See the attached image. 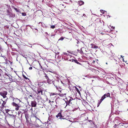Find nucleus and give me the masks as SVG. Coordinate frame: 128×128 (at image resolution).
<instances>
[{"label":"nucleus","mask_w":128,"mask_h":128,"mask_svg":"<svg viewBox=\"0 0 128 128\" xmlns=\"http://www.w3.org/2000/svg\"><path fill=\"white\" fill-rule=\"evenodd\" d=\"M64 39V38L63 37H62L60 39L58 40H62Z\"/></svg>","instance_id":"obj_16"},{"label":"nucleus","mask_w":128,"mask_h":128,"mask_svg":"<svg viewBox=\"0 0 128 128\" xmlns=\"http://www.w3.org/2000/svg\"><path fill=\"white\" fill-rule=\"evenodd\" d=\"M78 42H79V41H78L77 42V44H78Z\"/></svg>","instance_id":"obj_32"},{"label":"nucleus","mask_w":128,"mask_h":128,"mask_svg":"<svg viewBox=\"0 0 128 128\" xmlns=\"http://www.w3.org/2000/svg\"><path fill=\"white\" fill-rule=\"evenodd\" d=\"M81 50V52H82V50Z\"/></svg>","instance_id":"obj_40"},{"label":"nucleus","mask_w":128,"mask_h":128,"mask_svg":"<svg viewBox=\"0 0 128 128\" xmlns=\"http://www.w3.org/2000/svg\"><path fill=\"white\" fill-rule=\"evenodd\" d=\"M45 74V76L44 77L46 78L47 79H48L49 78L47 76V75L45 73L44 74Z\"/></svg>","instance_id":"obj_12"},{"label":"nucleus","mask_w":128,"mask_h":128,"mask_svg":"<svg viewBox=\"0 0 128 128\" xmlns=\"http://www.w3.org/2000/svg\"><path fill=\"white\" fill-rule=\"evenodd\" d=\"M5 104V103L4 102V105Z\"/></svg>","instance_id":"obj_33"},{"label":"nucleus","mask_w":128,"mask_h":128,"mask_svg":"<svg viewBox=\"0 0 128 128\" xmlns=\"http://www.w3.org/2000/svg\"><path fill=\"white\" fill-rule=\"evenodd\" d=\"M64 55H66L67 56H68V55H69V54H67V53H66V52H64Z\"/></svg>","instance_id":"obj_22"},{"label":"nucleus","mask_w":128,"mask_h":128,"mask_svg":"<svg viewBox=\"0 0 128 128\" xmlns=\"http://www.w3.org/2000/svg\"><path fill=\"white\" fill-rule=\"evenodd\" d=\"M35 116V117L36 118V116Z\"/></svg>","instance_id":"obj_38"},{"label":"nucleus","mask_w":128,"mask_h":128,"mask_svg":"<svg viewBox=\"0 0 128 128\" xmlns=\"http://www.w3.org/2000/svg\"><path fill=\"white\" fill-rule=\"evenodd\" d=\"M99 106V105H98V106Z\"/></svg>","instance_id":"obj_45"},{"label":"nucleus","mask_w":128,"mask_h":128,"mask_svg":"<svg viewBox=\"0 0 128 128\" xmlns=\"http://www.w3.org/2000/svg\"><path fill=\"white\" fill-rule=\"evenodd\" d=\"M23 77L26 79H27V78L25 76L23 75Z\"/></svg>","instance_id":"obj_24"},{"label":"nucleus","mask_w":128,"mask_h":128,"mask_svg":"<svg viewBox=\"0 0 128 128\" xmlns=\"http://www.w3.org/2000/svg\"><path fill=\"white\" fill-rule=\"evenodd\" d=\"M105 94L100 99V101L98 103L99 104H100L102 102V101L106 98Z\"/></svg>","instance_id":"obj_5"},{"label":"nucleus","mask_w":128,"mask_h":128,"mask_svg":"<svg viewBox=\"0 0 128 128\" xmlns=\"http://www.w3.org/2000/svg\"><path fill=\"white\" fill-rule=\"evenodd\" d=\"M22 15L23 16H25L26 15V14L25 13L23 12L22 13Z\"/></svg>","instance_id":"obj_18"},{"label":"nucleus","mask_w":128,"mask_h":128,"mask_svg":"<svg viewBox=\"0 0 128 128\" xmlns=\"http://www.w3.org/2000/svg\"><path fill=\"white\" fill-rule=\"evenodd\" d=\"M106 64H108V63H107V62H106Z\"/></svg>","instance_id":"obj_37"},{"label":"nucleus","mask_w":128,"mask_h":128,"mask_svg":"<svg viewBox=\"0 0 128 128\" xmlns=\"http://www.w3.org/2000/svg\"><path fill=\"white\" fill-rule=\"evenodd\" d=\"M69 60L70 61H71L72 62H74V60L73 59H72L71 60Z\"/></svg>","instance_id":"obj_19"},{"label":"nucleus","mask_w":128,"mask_h":128,"mask_svg":"<svg viewBox=\"0 0 128 128\" xmlns=\"http://www.w3.org/2000/svg\"><path fill=\"white\" fill-rule=\"evenodd\" d=\"M54 85L56 87H57V86H56L55 84H54Z\"/></svg>","instance_id":"obj_35"},{"label":"nucleus","mask_w":128,"mask_h":128,"mask_svg":"<svg viewBox=\"0 0 128 128\" xmlns=\"http://www.w3.org/2000/svg\"><path fill=\"white\" fill-rule=\"evenodd\" d=\"M56 117L57 118H58V117H60V118H60L61 120L62 119H65L66 120H67V121H70V120H68L66 119V118H60V117H62V115H61V113H59L56 116Z\"/></svg>","instance_id":"obj_3"},{"label":"nucleus","mask_w":128,"mask_h":128,"mask_svg":"<svg viewBox=\"0 0 128 128\" xmlns=\"http://www.w3.org/2000/svg\"><path fill=\"white\" fill-rule=\"evenodd\" d=\"M36 30H37V29H36Z\"/></svg>","instance_id":"obj_41"},{"label":"nucleus","mask_w":128,"mask_h":128,"mask_svg":"<svg viewBox=\"0 0 128 128\" xmlns=\"http://www.w3.org/2000/svg\"><path fill=\"white\" fill-rule=\"evenodd\" d=\"M47 82L48 84H51L52 83V81L51 80L49 79V78L48 79H47Z\"/></svg>","instance_id":"obj_8"},{"label":"nucleus","mask_w":128,"mask_h":128,"mask_svg":"<svg viewBox=\"0 0 128 128\" xmlns=\"http://www.w3.org/2000/svg\"><path fill=\"white\" fill-rule=\"evenodd\" d=\"M83 16H85L86 15H85V14H83Z\"/></svg>","instance_id":"obj_28"},{"label":"nucleus","mask_w":128,"mask_h":128,"mask_svg":"<svg viewBox=\"0 0 128 128\" xmlns=\"http://www.w3.org/2000/svg\"><path fill=\"white\" fill-rule=\"evenodd\" d=\"M60 96H63V94H61L60 95Z\"/></svg>","instance_id":"obj_30"},{"label":"nucleus","mask_w":128,"mask_h":128,"mask_svg":"<svg viewBox=\"0 0 128 128\" xmlns=\"http://www.w3.org/2000/svg\"><path fill=\"white\" fill-rule=\"evenodd\" d=\"M9 79H10V81H11L12 82V81H13L12 79V78H9Z\"/></svg>","instance_id":"obj_21"},{"label":"nucleus","mask_w":128,"mask_h":128,"mask_svg":"<svg viewBox=\"0 0 128 128\" xmlns=\"http://www.w3.org/2000/svg\"><path fill=\"white\" fill-rule=\"evenodd\" d=\"M30 96H31V95Z\"/></svg>","instance_id":"obj_43"},{"label":"nucleus","mask_w":128,"mask_h":128,"mask_svg":"<svg viewBox=\"0 0 128 128\" xmlns=\"http://www.w3.org/2000/svg\"><path fill=\"white\" fill-rule=\"evenodd\" d=\"M94 48H98V47L97 46H94Z\"/></svg>","instance_id":"obj_23"},{"label":"nucleus","mask_w":128,"mask_h":128,"mask_svg":"<svg viewBox=\"0 0 128 128\" xmlns=\"http://www.w3.org/2000/svg\"><path fill=\"white\" fill-rule=\"evenodd\" d=\"M31 105L32 107H36V102L35 101H32Z\"/></svg>","instance_id":"obj_4"},{"label":"nucleus","mask_w":128,"mask_h":128,"mask_svg":"<svg viewBox=\"0 0 128 128\" xmlns=\"http://www.w3.org/2000/svg\"><path fill=\"white\" fill-rule=\"evenodd\" d=\"M55 26L54 25H52L50 27L51 28L53 29L54 28H55Z\"/></svg>","instance_id":"obj_17"},{"label":"nucleus","mask_w":128,"mask_h":128,"mask_svg":"<svg viewBox=\"0 0 128 128\" xmlns=\"http://www.w3.org/2000/svg\"><path fill=\"white\" fill-rule=\"evenodd\" d=\"M78 3L79 4V5L80 6L83 4H84V2L82 1H79Z\"/></svg>","instance_id":"obj_6"},{"label":"nucleus","mask_w":128,"mask_h":128,"mask_svg":"<svg viewBox=\"0 0 128 128\" xmlns=\"http://www.w3.org/2000/svg\"><path fill=\"white\" fill-rule=\"evenodd\" d=\"M4 102L3 101V102L2 103L1 105L0 106L2 108H4Z\"/></svg>","instance_id":"obj_11"},{"label":"nucleus","mask_w":128,"mask_h":128,"mask_svg":"<svg viewBox=\"0 0 128 128\" xmlns=\"http://www.w3.org/2000/svg\"><path fill=\"white\" fill-rule=\"evenodd\" d=\"M105 94L106 97H110V94L109 93H108L106 94Z\"/></svg>","instance_id":"obj_10"},{"label":"nucleus","mask_w":128,"mask_h":128,"mask_svg":"<svg viewBox=\"0 0 128 128\" xmlns=\"http://www.w3.org/2000/svg\"><path fill=\"white\" fill-rule=\"evenodd\" d=\"M45 34H48V33H47V32H45Z\"/></svg>","instance_id":"obj_31"},{"label":"nucleus","mask_w":128,"mask_h":128,"mask_svg":"<svg viewBox=\"0 0 128 128\" xmlns=\"http://www.w3.org/2000/svg\"><path fill=\"white\" fill-rule=\"evenodd\" d=\"M52 102L50 101V102Z\"/></svg>","instance_id":"obj_36"},{"label":"nucleus","mask_w":128,"mask_h":128,"mask_svg":"<svg viewBox=\"0 0 128 128\" xmlns=\"http://www.w3.org/2000/svg\"><path fill=\"white\" fill-rule=\"evenodd\" d=\"M100 11L102 13L103 12V10H100Z\"/></svg>","instance_id":"obj_27"},{"label":"nucleus","mask_w":128,"mask_h":128,"mask_svg":"<svg viewBox=\"0 0 128 128\" xmlns=\"http://www.w3.org/2000/svg\"><path fill=\"white\" fill-rule=\"evenodd\" d=\"M77 64H79L80 63L77 60H74V61Z\"/></svg>","instance_id":"obj_14"},{"label":"nucleus","mask_w":128,"mask_h":128,"mask_svg":"<svg viewBox=\"0 0 128 128\" xmlns=\"http://www.w3.org/2000/svg\"><path fill=\"white\" fill-rule=\"evenodd\" d=\"M3 101L2 100L0 101V106L1 105L2 103L3 102Z\"/></svg>","instance_id":"obj_20"},{"label":"nucleus","mask_w":128,"mask_h":128,"mask_svg":"<svg viewBox=\"0 0 128 128\" xmlns=\"http://www.w3.org/2000/svg\"><path fill=\"white\" fill-rule=\"evenodd\" d=\"M32 67H31L29 68V70H32Z\"/></svg>","instance_id":"obj_26"},{"label":"nucleus","mask_w":128,"mask_h":128,"mask_svg":"<svg viewBox=\"0 0 128 128\" xmlns=\"http://www.w3.org/2000/svg\"><path fill=\"white\" fill-rule=\"evenodd\" d=\"M37 92H38V94H40L41 93L42 94V90H37Z\"/></svg>","instance_id":"obj_9"},{"label":"nucleus","mask_w":128,"mask_h":128,"mask_svg":"<svg viewBox=\"0 0 128 128\" xmlns=\"http://www.w3.org/2000/svg\"><path fill=\"white\" fill-rule=\"evenodd\" d=\"M121 56V57H122V58H123V57L122 56Z\"/></svg>","instance_id":"obj_39"},{"label":"nucleus","mask_w":128,"mask_h":128,"mask_svg":"<svg viewBox=\"0 0 128 128\" xmlns=\"http://www.w3.org/2000/svg\"><path fill=\"white\" fill-rule=\"evenodd\" d=\"M2 49L1 48V46L0 45V49L1 50V49Z\"/></svg>","instance_id":"obj_29"},{"label":"nucleus","mask_w":128,"mask_h":128,"mask_svg":"<svg viewBox=\"0 0 128 128\" xmlns=\"http://www.w3.org/2000/svg\"><path fill=\"white\" fill-rule=\"evenodd\" d=\"M21 113V112L20 111H19L18 112V114H20Z\"/></svg>","instance_id":"obj_25"},{"label":"nucleus","mask_w":128,"mask_h":128,"mask_svg":"<svg viewBox=\"0 0 128 128\" xmlns=\"http://www.w3.org/2000/svg\"><path fill=\"white\" fill-rule=\"evenodd\" d=\"M37 119H38V120H39L38 118H37Z\"/></svg>","instance_id":"obj_42"},{"label":"nucleus","mask_w":128,"mask_h":128,"mask_svg":"<svg viewBox=\"0 0 128 128\" xmlns=\"http://www.w3.org/2000/svg\"><path fill=\"white\" fill-rule=\"evenodd\" d=\"M12 105L14 106H15L16 108H15V110H18L19 109V108L20 107L18 105L16 104L15 103L13 102L12 104Z\"/></svg>","instance_id":"obj_1"},{"label":"nucleus","mask_w":128,"mask_h":128,"mask_svg":"<svg viewBox=\"0 0 128 128\" xmlns=\"http://www.w3.org/2000/svg\"><path fill=\"white\" fill-rule=\"evenodd\" d=\"M113 27V29H114V27Z\"/></svg>","instance_id":"obj_34"},{"label":"nucleus","mask_w":128,"mask_h":128,"mask_svg":"<svg viewBox=\"0 0 128 128\" xmlns=\"http://www.w3.org/2000/svg\"><path fill=\"white\" fill-rule=\"evenodd\" d=\"M7 94V92H0V95L2 96L4 98H5L6 97V95Z\"/></svg>","instance_id":"obj_2"},{"label":"nucleus","mask_w":128,"mask_h":128,"mask_svg":"<svg viewBox=\"0 0 128 128\" xmlns=\"http://www.w3.org/2000/svg\"><path fill=\"white\" fill-rule=\"evenodd\" d=\"M52 102H54L52 101Z\"/></svg>","instance_id":"obj_44"},{"label":"nucleus","mask_w":128,"mask_h":128,"mask_svg":"<svg viewBox=\"0 0 128 128\" xmlns=\"http://www.w3.org/2000/svg\"><path fill=\"white\" fill-rule=\"evenodd\" d=\"M124 124L123 123H120L118 124V127L122 126L123 127H125L124 126Z\"/></svg>","instance_id":"obj_7"},{"label":"nucleus","mask_w":128,"mask_h":128,"mask_svg":"<svg viewBox=\"0 0 128 128\" xmlns=\"http://www.w3.org/2000/svg\"><path fill=\"white\" fill-rule=\"evenodd\" d=\"M118 124L117 125L116 124H115L114 126V128H118Z\"/></svg>","instance_id":"obj_15"},{"label":"nucleus","mask_w":128,"mask_h":128,"mask_svg":"<svg viewBox=\"0 0 128 128\" xmlns=\"http://www.w3.org/2000/svg\"><path fill=\"white\" fill-rule=\"evenodd\" d=\"M14 10L17 12H20V11L19 10L17 9L16 8H14Z\"/></svg>","instance_id":"obj_13"}]
</instances>
